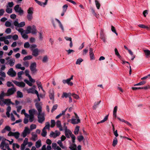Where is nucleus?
I'll return each instance as SVG.
<instances>
[{
	"label": "nucleus",
	"instance_id": "nucleus-1",
	"mask_svg": "<svg viewBox=\"0 0 150 150\" xmlns=\"http://www.w3.org/2000/svg\"><path fill=\"white\" fill-rule=\"evenodd\" d=\"M31 33L33 34H35L37 33V30L35 26L33 25L32 27L31 26H28L26 30L25 33L26 34H29Z\"/></svg>",
	"mask_w": 150,
	"mask_h": 150
},
{
	"label": "nucleus",
	"instance_id": "nucleus-2",
	"mask_svg": "<svg viewBox=\"0 0 150 150\" xmlns=\"http://www.w3.org/2000/svg\"><path fill=\"white\" fill-rule=\"evenodd\" d=\"M65 136L67 138H69L70 136L71 137L72 142L73 143H74L75 142L76 137L72 134L70 130L69 129L66 130V131H65Z\"/></svg>",
	"mask_w": 150,
	"mask_h": 150
},
{
	"label": "nucleus",
	"instance_id": "nucleus-3",
	"mask_svg": "<svg viewBox=\"0 0 150 150\" xmlns=\"http://www.w3.org/2000/svg\"><path fill=\"white\" fill-rule=\"evenodd\" d=\"M16 30H18V32L21 33L22 37L25 39H27L28 38V36L25 33L26 30H24L22 28H16Z\"/></svg>",
	"mask_w": 150,
	"mask_h": 150
},
{
	"label": "nucleus",
	"instance_id": "nucleus-4",
	"mask_svg": "<svg viewBox=\"0 0 150 150\" xmlns=\"http://www.w3.org/2000/svg\"><path fill=\"white\" fill-rule=\"evenodd\" d=\"M45 114L44 112L38 113V121L40 123H42L45 120Z\"/></svg>",
	"mask_w": 150,
	"mask_h": 150
},
{
	"label": "nucleus",
	"instance_id": "nucleus-5",
	"mask_svg": "<svg viewBox=\"0 0 150 150\" xmlns=\"http://www.w3.org/2000/svg\"><path fill=\"white\" fill-rule=\"evenodd\" d=\"M14 9L16 13H19L20 15H22L24 13L21 7H20L19 5H16L14 7Z\"/></svg>",
	"mask_w": 150,
	"mask_h": 150
},
{
	"label": "nucleus",
	"instance_id": "nucleus-6",
	"mask_svg": "<svg viewBox=\"0 0 150 150\" xmlns=\"http://www.w3.org/2000/svg\"><path fill=\"white\" fill-rule=\"evenodd\" d=\"M20 133L18 132H9L8 134V136H13L16 139H18L20 136Z\"/></svg>",
	"mask_w": 150,
	"mask_h": 150
},
{
	"label": "nucleus",
	"instance_id": "nucleus-7",
	"mask_svg": "<svg viewBox=\"0 0 150 150\" xmlns=\"http://www.w3.org/2000/svg\"><path fill=\"white\" fill-rule=\"evenodd\" d=\"M16 88L14 87L9 88L7 91L6 96H9L13 95L16 91Z\"/></svg>",
	"mask_w": 150,
	"mask_h": 150
},
{
	"label": "nucleus",
	"instance_id": "nucleus-8",
	"mask_svg": "<svg viewBox=\"0 0 150 150\" xmlns=\"http://www.w3.org/2000/svg\"><path fill=\"white\" fill-rule=\"evenodd\" d=\"M37 64L36 62L32 63L30 66V69L32 73H36L37 71L36 69Z\"/></svg>",
	"mask_w": 150,
	"mask_h": 150
},
{
	"label": "nucleus",
	"instance_id": "nucleus-9",
	"mask_svg": "<svg viewBox=\"0 0 150 150\" xmlns=\"http://www.w3.org/2000/svg\"><path fill=\"white\" fill-rule=\"evenodd\" d=\"M7 74L11 77H14L16 76V73L13 68H11L8 70Z\"/></svg>",
	"mask_w": 150,
	"mask_h": 150
},
{
	"label": "nucleus",
	"instance_id": "nucleus-10",
	"mask_svg": "<svg viewBox=\"0 0 150 150\" xmlns=\"http://www.w3.org/2000/svg\"><path fill=\"white\" fill-rule=\"evenodd\" d=\"M30 130L29 128L27 127H25V129L22 133L21 135L23 138L25 137L28 134L30 133Z\"/></svg>",
	"mask_w": 150,
	"mask_h": 150
},
{
	"label": "nucleus",
	"instance_id": "nucleus-11",
	"mask_svg": "<svg viewBox=\"0 0 150 150\" xmlns=\"http://www.w3.org/2000/svg\"><path fill=\"white\" fill-rule=\"evenodd\" d=\"M60 132L57 130H56L55 132L53 131L51 132L50 136V137H53L54 138H56L57 137L59 136Z\"/></svg>",
	"mask_w": 150,
	"mask_h": 150
},
{
	"label": "nucleus",
	"instance_id": "nucleus-12",
	"mask_svg": "<svg viewBox=\"0 0 150 150\" xmlns=\"http://www.w3.org/2000/svg\"><path fill=\"white\" fill-rule=\"evenodd\" d=\"M12 81L15 84L19 87L23 88L25 86V84L23 82H19L16 80H13Z\"/></svg>",
	"mask_w": 150,
	"mask_h": 150
},
{
	"label": "nucleus",
	"instance_id": "nucleus-13",
	"mask_svg": "<svg viewBox=\"0 0 150 150\" xmlns=\"http://www.w3.org/2000/svg\"><path fill=\"white\" fill-rule=\"evenodd\" d=\"M100 38L104 42H106V37L104 33V30L101 29L100 33Z\"/></svg>",
	"mask_w": 150,
	"mask_h": 150
},
{
	"label": "nucleus",
	"instance_id": "nucleus-14",
	"mask_svg": "<svg viewBox=\"0 0 150 150\" xmlns=\"http://www.w3.org/2000/svg\"><path fill=\"white\" fill-rule=\"evenodd\" d=\"M0 147L1 149H3L5 147V149H7L9 148V145L8 144H6L4 141H2L1 142Z\"/></svg>",
	"mask_w": 150,
	"mask_h": 150
},
{
	"label": "nucleus",
	"instance_id": "nucleus-15",
	"mask_svg": "<svg viewBox=\"0 0 150 150\" xmlns=\"http://www.w3.org/2000/svg\"><path fill=\"white\" fill-rule=\"evenodd\" d=\"M49 96L51 100L54 99V92L53 89H50L49 91Z\"/></svg>",
	"mask_w": 150,
	"mask_h": 150
},
{
	"label": "nucleus",
	"instance_id": "nucleus-16",
	"mask_svg": "<svg viewBox=\"0 0 150 150\" xmlns=\"http://www.w3.org/2000/svg\"><path fill=\"white\" fill-rule=\"evenodd\" d=\"M35 112V110L34 109H32L29 110V114L27 113H25V116H34Z\"/></svg>",
	"mask_w": 150,
	"mask_h": 150
},
{
	"label": "nucleus",
	"instance_id": "nucleus-17",
	"mask_svg": "<svg viewBox=\"0 0 150 150\" xmlns=\"http://www.w3.org/2000/svg\"><path fill=\"white\" fill-rule=\"evenodd\" d=\"M32 52V55L34 57H36L39 55V51L38 49L37 48L34 49Z\"/></svg>",
	"mask_w": 150,
	"mask_h": 150
},
{
	"label": "nucleus",
	"instance_id": "nucleus-18",
	"mask_svg": "<svg viewBox=\"0 0 150 150\" xmlns=\"http://www.w3.org/2000/svg\"><path fill=\"white\" fill-rule=\"evenodd\" d=\"M28 93H32L33 94H38V92L36 90L32 88H30L27 90Z\"/></svg>",
	"mask_w": 150,
	"mask_h": 150
},
{
	"label": "nucleus",
	"instance_id": "nucleus-19",
	"mask_svg": "<svg viewBox=\"0 0 150 150\" xmlns=\"http://www.w3.org/2000/svg\"><path fill=\"white\" fill-rule=\"evenodd\" d=\"M35 105L38 111V113H42V107L40 104L39 103H36Z\"/></svg>",
	"mask_w": 150,
	"mask_h": 150
},
{
	"label": "nucleus",
	"instance_id": "nucleus-20",
	"mask_svg": "<svg viewBox=\"0 0 150 150\" xmlns=\"http://www.w3.org/2000/svg\"><path fill=\"white\" fill-rule=\"evenodd\" d=\"M56 125L57 127L59 128L60 131H62L63 130V128L61 126V121L59 120H57L56 122Z\"/></svg>",
	"mask_w": 150,
	"mask_h": 150
},
{
	"label": "nucleus",
	"instance_id": "nucleus-21",
	"mask_svg": "<svg viewBox=\"0 0 150 150\" xmlns=\"http://www.w3.org/2000/svg\"><path fill=\"white\" fill-rule=\"evenodd\" d=\"M145 53L146 57L149 58L150 57V50H144Z\"/></svg>",
	"mask_w": 150,
	"mask_h": 150
},
{
	"label": "nucleus",
	"instance_id": "nucleus-22",
	"mask_svg": "<svg viewBox=\"0 0 150 150\" xmlns=\"http://www.w3.org/2000/svg\"><path fill=\"white\" fill-rule=\"evenodd\" d=\"M8 64L11 67L13 66L15 64V60L13 58H12L8 61Z\"/></svg>",
	"mask_w": 150,
	"mask_h": 150
},
{
	"label": "nucleus",
	"instance_id": "nucleus-23",
	"mask_svg": "<svg viewBox=\"0 0 150 150\" xmlns=\"http://www.w3.org/2000/svg\"><path fill=\"white\" fill-rule=\"evenodd\" d=\"M71 94L70 93H67L66 92H63V94L62 96V97L63 98L65 97V98H67V97H69V96H71Z\"/></svg>",
	"mask_w": 150,
	"mask_h": 150
},
{
	"label": "nucleus",
	"instance_id": "nucleus-24",
	"mask_svg": "<svg viewBox=\"0 0 150 150\" xmlns=\"http://www.w3.org/2000/svg\"><path fill=\"white\" fill-rule=\"evenodd\" d=\"M80 120L79 119H71V123L73 124H76L80 122Z\"/></svg>",
	"mask_w": 150,
	"mask_h": 150
},
{
	"label": "nucleus",
	"instance_id": "nucleus-25",
	"mask_svg": "<svg viewBox=\"0 0 150 150\" xmlns=\"http://www.w3.org/2000/svg\"><path fill=\"white\" fill-rule=\"evenodd\" d=\"M5 104H6L7 105H9L10 104H14V103H12L10 99H6L4 100Z\"/></svg>",
	"mask_w": 150,
	"mask_h": 150
},
{
	"label": "nucleus",
	"instance_id": "nucleus-26",
	"mask_svg": "<svg viewBox=\"0 0 150 150\" xmlns=\"http://www.w3.org/2000/svg\"><path fill=\"white\" fill-rule=\"evenodd\" d=\"M36 83L39 89L40 90V88H41L42 90L43 91H44V90L42 86V84H41V82L40 81H36Z\"/></svg>",
	"mask_w": 150,
	"mask_h": 150
},
{
	"label": "nucleus",
	"instance_id": "nucleus-27",
	"mask_svg": "<svg viewBox=\"0 0 150 150\" xmlns=\"http://www.w3.org/2000/svg\"><path fill=\"white\" fill-rule=\"evenodd\" d=\"M32 140L34 141H35L38 139L37 135L36 134H34L33 133L32 134Z\"/></svg>",
	"mask_w": 150,
	"mask_h": 150
},
{
	"label": "nucleus",
	"instance_id": "nucleus-28",
	"mask_svg": "<svg viewBox=\"0 0 150 150\" xmlns=\"http://www.w3.org/2000/svg\"><path fill=\"white\" fill-rule=\"evenodd\" d=\"M41 141L40 139L38 140L36 142L35 146L37 148H39L41 146Z\"/></svg>",
	"mask_w": 150,
	"mask_h": 150
},
{
	"label": "nucleus",
	"instance_id": "nucleus-29",
	"mask_svg": "<svg viewBox=\"0 0 150 150\" xmlns=\"http://www.w3.org/2000/svg\"><path fill=\"white\" fill-rule=\"evenodd\" d=\"M25 117L29 118V121L30 122H32L34 120V116H25Z\"/></svg>",
	"mask_w": 150,
	"mask_h": 150
},
{
	"label": "nucleus",
	"instance_id": "nucleus-30",
	"mask_svg": "<svg viewBox=\"0 0 150 150\" xmlns=\"http://www.w3.org/2000/svg\"><path fill=\"white\" fill-rule=\"evenodd\" d=\"M80 127L79 126H77L75 128L74 131V134L75 135H77L78 134L79 131Z\"/></svg>",
	"mask_w": 150,
	"mask_h": 150
},
{
	"label": "nucleus",
	"instance_id": "nucleus-31",
	"mask_svg": "<svg viewBox=\"0 0 150 150\" xmlns=\"http://www.w3.org/2000/svg\"><path fill=\"white\" fill-rule=\"evenodd\" d=\"M108 115H106V116H105L103 120H101L100 122H97V124H98L100 123H103V122H105V121H106L108 119Z\"/></svg>",
	"mask_w": 150,
	"mask_h": 150
},
{
	"label": "nucleus",
	"instance_id": "nucleus-32",
	"mask_svg": "<svg viewBox=\"0 0 150 150\" xmlns=\"http://www.w3.org/2000/svg\"><path fill=\"white\" fill-rule=\"evenodd\" d=\"M17 97L18 98H22L23 97L22 93L20 91H18L17 92Z\"/></svg>",
	"mask_w": 150,
	"mask_h": 150
},
{
	"label": "nucleus",
	"instance_id": "nucleus-33",
	"mask_svg": "<svg viewBox=\"0 0 150 150\" xmlns=\"http://www.w3.org/2000/svg\"><path fill=\"white\" fill-rule=\"evenodd\" d=\"M101 102V101L97 102H95L94 103V105L93 107V108L94 110H95L98 107V105Z\"/></svg>",
	"mask_w": 150,
	"mask_h": 150
},
{
	"label": "nucleus",
	"instance_id": "nucleus-34",
	"mask_svg": "<svg viewBox=\"0 0 150 150\" xmlns=\"http://www.w3.org/2000/svg\"><path fill=\"white\" fill-rule=\"evenodd\" d=\"M117 143V140L116 137L114 138L112 142V146L115 147Z\"/></svg>",
	"mask_w": 150,
	"mask_h": 150
},
{
	"label": "nucleus",
	"instance_id": "nucleus-35",
	"mask_svg": "<svg viewBox=\"0 0 150 150\" xmlns=\"http://www.w3.org/2000/svg\"><path fill=\"white\" fill-rule=\"evenodd\" d=\"M5 25L7 27H11L12 28H13V26H11V23L8 21H6L5 23Z\"/></svg>",
	"mask_w": 150,
	"mask_h": 150
},
{
	"label": "nucleus",
	"instance_id": "nucleus-36",
	"mask_svg": "<svg viewBox=\"0 0 150 150\" xmlns=\"http://www.w3.org/2000/svg\"><path fill=\"white\" fill-rule=\"evenodd\" d=\"M33 57L32 55H28L25 57L23 59L24 61H25L27 60H30L32 59Z\"/></svg>",
	"mask_w": 150,
	"mask_h": 150
},
{
	"label": "nucleus",
	"instance_id": "nucleus-37",
	"mask_svg": "<svg viewBox=\"0 0 150 150\" xmlns=\"http://www.w3.org/2000/svg\"><path fill=\"white\" fill-rule=\"evenodd\" d=\"M6 93H5L3 91H2L0 95V99H3V98L5 96H6Z\"/></svg>",
	"mask_w": 150,
	"mask_h": 150
},
{
	"label": "nucleus",
	"instance_id": "nucleus-38",
	"mask_svg": "<svg viewBox=\"0 0 150 150\" xmlns=\"http://www.w3.org/2000/svg\"><path fill=\"white\" fill-rule=\"evenodd\" d=\"M146 83V81H141V82L137 83L136 84H135L134 85V86H139V85H142Z\"/></svg>",
	"mask_w": 150,
	"mask_h": 150
},
{
	"label": "nucleus",
	"instance_id": "nucleus-39",
	"mask_svg": "<svg viewBox=\"0 0 150 150\" xmlns=\"http://www.w3.org/2000/svg\"><path fill=\"white\" fill-rule=\"evenodd\" d=\"M57 144L59 145V146L62 149H64L65 148V147L64 146L62 142L61 141L58 140L57 142Z\"/></svg>",
	"mask_w": 150,
	"mask_h": 150
},
{
	"label": "nucleus",
	"instance_id": "nucleus-40",
	"mask_svg": "<svg viewBox=\"0 0 150 150\" xmlns=\"http://www.w3.org/2000/svg\"><path fill=\"white\" fill-rule=\"evenodd\" d=\"M27 17L29 21H30L33 18V14H28Z\"/></svg>",
	"mask_w": 150,
	"mask_h": 150
},
{
	"label": "nucleus",
	"instance_id": "nucleus-41",
	"mask_svg": "<svg viewBox=\"0 0 150 150\" xmlns=\"http://www.w3.org/2000/svg\"><path fill=\"white\" fill-rule=\"evenodd\" d=\"M33 8H29L27 11L28 14H31L33 13Z\"/></svg>",
	"mask_w": 150,
	"mask_h": 150
},
{
	"label": "nucleus",
	"instance_id": "nucleus-42",
	"mask_svg": "<svg viewBox=\"0 0 150 150\" xmlns=\"http://www.w3.org/2000/svg\"><path fill=\"white\" fill-rule=\"evenodd\" d=\"M47 132L45 129H43L42 132L41 133V135L43 137H45L47 135Z\"/></svg>",
	"mask_w": 150,
	"mask_h": 150
},
{
	"label": "nucleus",
	"instance_id": "nucleus-43",
	"mask_svg": "<svg viewBox=\"0 0 150 150\" xmlns=\"http://www.w3.org/2000/svg\"><path fill=\"white\" fill-rule=\"evenodd\" d=\"M15 147L18 149L20 147V146L17 144L13 143V150H15Z\"/></svg>",
	"mask_w": 150,
	"mask_h": 150
},
{
	"label": "nucleus",
	"instance_id": "nucleus-44",
	"mask_svg": "<svg viewBox=\"0 0 150 150\" xmlns=\"http://www.w3.org/2000/svg\"><path fill=\"white\" fill-rule=\"evenodd\" d=\"M138 26L141 28H146L147 29H149V27L148 26H146L143 24H139L138 25Z\"/></svg>",
	"mask_w": 150,
	"mask_h": 150
},
{
	"label": "nucleus",
	"instance_id": "nucleus-45",
	"mask_svg": "<svg viewBox=\"0 0 150 150\" xmlns=\"http://www.w3.org/2000/svg\"><path fill=\"white\" fill-rule=\"evenodd\" d=\"M83 61V60L82 58H80L77 60L76 64L80 65Z\"/></svg>",
	"mask_w": 150,
	"mask_h": 150
},
{
	"label": "nucleus",
	"instance_id": "nucleus-46",
	"mask_svg": "<svg viewBox=\"0 0 150 150\" xmlns=\"http://www.w3.org/2000/svg\"><path fill=\"white\" fill-rule=\"evenodd\" d=\"M45 126L43 128L44 129H49L50 127V123L48 122H46L45 123Z\"/></svg>",
	"mask_w": 150,
	"mask_h": 150
},
{
	"label": "nucleus",
	"instance_id": "nucleus-47",
	"mask_svg": "<svg viewBox=\"0 0 150 150\" xmlns=\"http://www.w3.org/2000/svg\"><path fill=\"white\" fill-rule=\"evenodd\" d=\"M37 47V46L36 45L33 44L30 45V49L31 51H32L34 49L36 48Z\"/></svg>",
	"mask_w": 150,
	"mask_h": 150
},
{
	"label": "nucleus",
	"instance_id": "nucleus-48",
	"mask_svg": "<svg viewBox=\"0 0 150 150\" xmlns=\"http://www.w3.org/2000/svg\"><path fill=\"white\" fill-rule=\"evenodd\" d=\"M30 45L29 43L28 42H27L24 44V47L25 48H30Z\"/></svg>",
	"mask_w": 150,
	"mask_h": 150
},
{
	"label": "nucleus",
	"instance_id": "nucleus-49",
	"mask_svg": "<svg viewBox=\"0 0 150 150\" xmlns=\"http://www.w3.org/2000/svg\"><path fill=\"white\" fill-rule=\"evenodd\" d=\"M84 138V137L82 135L79 136L77 137V139L79 142L81 141Z\"/></svg>",
	"mask_w": 150,
	"mask_h": 150
},
{
	"label": "nucleus",
	"instance_id": "nucleus-50",
	"mask_svg": "<svg viewBox=\"0 0 150 150\" xmlns=\"http://www.w3.org/2000/svg\"><path fill=\"white\" fill-rule=\"evenodd\" d=\"M24 81L30 86H32V83L28 80L25 79Z\"/></svg>",
	"mask_w": 150,
	"mask_h": 150
},
{
	"label": "nucleus",
	"instance_id": "nucleus-51",
	"mask_svg": "<svg viewBox=\"0 0 150 150\" xmlns=\"http://www.w3.org/2000/svg\"><path fill=\"white\" fill-rule=\"evenodd\" d=\"M57 104H55V105H54L52 108V110H51V112H53L55 110H56L57 108Z\"/></svg>",
	"mask_w": 150,
	"mask_h": 150
},
{
	"label": "nucleus",
	"instance_id": "nucleus-52",
	"mask_svg": "<svg viewBox=\"0 0 150 150\" xmlns=\"http://www.w3.org/2000/svg\"><path fill=\"white\" fill-rule=\"evenodd\" d=\"M68 7V6L67 5H64L62 7L63 11H64V12H66L67 9Z\"/></svg>",
	"mask_w": 150,
	"mask_h": 150
},
{
	"label": "nucleus",
	"instance_id": "nucleus-53",
	"mask_svg": "<svg viewBox=\"0 0 150 150\" xmlns=\"http://www.w3.org/2000/svg\"><path fill=\"white\" fill-rule=\"evenodd\" d=\"M25 23L24 22H22L20 23H19L18 27L21 28L25 25Z\"/></svg>",
	"mask_w": 150,
	"mask_h": 150
},
{
	"label": "nucleus",
	"instance_id": "nucleus-54",
	"mask_svg": "<svg viewBox=\"0 0 150 150\" xmlns=\"http://www.w3.org/2000/svg\"><path fill=\"white\" fill-rule=\"evenodd\" d=\"M115 54L119 58H120L121 57V56H120V54H119L116 48H115Z\"/></svg>",
	"mask_w": 150,
	"mask_h": 150
},
{
	"label": "nucleus",
	"instance_id": "nucleus-55",
	"mask_svg": "<svg viewBox=\"0 0 150 150\" xmlns=\"http://www.w3.org/2000/svg\"><path fill=\"white\" fill-rule=\"evenodd\" d=\"M95 1L97 8L98 9H99L100 6V4L99 3L98 1L96 0H95Z\"/></svg>",
	"mask_w": 150,
	"mask_h": 150
},
{
	"label": "nucleus",
	"instance_id": "nucleus-56",
	"mask_svg": "<svg viewBox=\"0 0 150 150\" xmlns=\"http://www.w3.org/2000/svg\"><path fill=\"white\" fill-rule=\"evenodd\" d=\"M23 71H21L20 72H19L17 73V75L18 78L19 79H21V76L23 74Z\"/></svg>",
	"mask_w": 150,
	"mask_h": 150
},
{
	"label": "nucleus",
	"instance_id": "nucleus-57",
	"mask_svg": "<svg viewBox=\"0 0 150 150\" xmlns=\"http://www.w3.org/2000/svg\"><path fill=\"white\" fill-rule=\"evenodd\" d=\"M13 24H14V25L16 27V28H17L18 27V25H19V23H18V19H16V20H15Z\"/></svg>",
	"mask_w": 150,
	"mask_h": 150
},
{
	"label": "nucleus",
	"instance_id": "nucleus-58",
	"mask_svg": "<svg viewBox=\"0 0 150 150\" xmlns=\"http://www.w3.org/2000/svg\"><path fill=\"white\" fill-rule=\"evenodd\" d=\"M6 11V12L8 13H10L12 12V9L11 8H8V6H7V8Z\"/></svg>",
	"mask_w": 150,
	"mask_h": 150
},
{
	"label": "nucleus",
	"instance_id": "nucleus-59",
	"mask_svg": "<svg viewBox=\"0 0 150 150\" xmlns=\"http://www.w3.org/2000/svg\"><path fill=\"white\" fill-rule=\"evenodd\" d=\"M0 75L2 77L5 78L6 77V74L5 72L2 71L1 70H0Z\"/></svg>",
	"mask_w": 150,
	"mask_h": 150
},
{
	"label": "nucleus",
	"instance_id": "nucleus-60",
	"mask_svg": "<svg viewBox=\"0 0 150 150\" xmlns=\"http://www.w3.org/2000/svg\"><path fill=\"white\" fill-rule=\"evenodd\" d=\"M11 32V30L10 28H8L6 29L5 32L7 34H10Z\"/></svg>",
	"mask_w": 150,
	"mask_h": 150
},
{
	"label": "nucleus",
	"instance_id": "nucleus-61",
	"mask_svg": "<svg viewBox=\"0 0 150 150\" xmlns=\"http://www.w3.org/2000/svg\"><path fill=\"white\" fill-rule=\"evenodd\" d=\"M67 83L68 85L72 86L73 85V83L72 82H70V79H67Z\"/></svg>",
	"mask_w": 150,
	"mask_h": 150
},
{
	"label": "nucleus",
	"instance_id": "nucleus-62",
	"mask_svg": "<svg viewBox=\"0 0 150 150\" xmlns=\"http://www.w3.org/2000/svg\"><path fill=\"white\" fill-rule=\"evenodd\" d=\"M51 127L52 128L55 125V122L54 120H51Z\"/></svg>",
	"mask_w": 150,
	"mask_h": 150
},
{
	"label": "nucleus",
	"instance_id": "nucleus-63",
	"mask_svg": "<svg viewBox=\"0 0 150 150\" xmlns=\"http://www.w3.org/2000/svg\"><path fill=\"white\" fill-rule=\"evenodd\" d=\"M48 61V57L47 56H45L42 60L43 62L45 63L47 62Z\"/></svg>",
	"mask_w": 150,
	"mask_h": 150
},
{
	"label": "nucleus",
	"instance_id": "nucleus-64",
	"mask_svg": "<svg viewBox=\"0 0 150 150\" xmlns=\"http://www.w3.org/2000/svg\"><path fill=\"white\" fill-rule=\"evenodd\" d=\"M23 64L26 67H28L29 63L28 61H25L23 63Z\"/></svg>",
	"mask_w": 150,
	"mask_h": 150
}]
</instances>
